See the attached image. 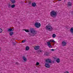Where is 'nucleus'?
I'll return each mask as SVG.
<instances>
[{
	"label": "nucleus",
	"instance_id": "30",
	"mask_svg": "<svg viewBox=\"0 0 73 73\" xmlns=\"http://www.w3.org/2000/svg\"><path fill=\"white\" fill-rule=\"evenodd\" d=\"M8 7H11V5L9 4L8 5Z\"/></svg>",
	"mask_w": 73,
	"mask_h": 73
},
{
	"label": "nucleus",
	"instance_id": "5",
	"mask_svg": "<svg viewBox=\"0 0 73 73\" xmlns=\"http://www.w3.org/2000/svg\"><path fill=\"white\" fill-rule=\"evenodd\" d=\"M35 26L37 28H39L41 27V24L38 22H36L35 23Z\"/></svg>",
	"mask_w": 73,
	"mask_h": 73
},
{
	"label": "nucleus",
	"instance_id": "22",
	"mask_svg": "<svg viewBox=\"0 0 73 73\" xmlns=\"http://www.w3.org/2000/svg\"><path fill=\"white\" fill-rule=\"evenodd\" d=\"M44 55L45 56H48V55H49V54L48 52H46L44 54Z\"/></svg>",
	"mask_w": 73,
	"mask_h": 73
},
{
	"label": "nucleus",
	"instance_id": "26",
	"mask_svg": "<svg viewBox=\"0 0 73 73\" xmlns=\"http://www.w3.org/2000/svg\"><path fill=\"white\" fill-rule=\"evenodd\" d=\"M51 51H54V50H56L54 49H51L50 50Z\"/></svg>",
	"mask_w": 73,
	"mask_h": 73
},
{
	"label": "nucleus",
	"instance_id": "1",
	"mask_svg": "<svg viewBox=\"0 0 73 73\" xmlns=\"http://www.w3.org/2000/svg\"><path fill=\"white\" fill-rule=\"evenodd\" d=\"M45 62L46 63H45V67H46V68H49V67L50 66V65H49V63H51V62H52L51 59H47L46 60Z\"/></svg>",
	"mask_w": 73,
	"mask_h": 73
},
{
	"label": "nucleus",
	"instance_id": "4",
	"mask_svg": "<svg viewBox=\"0 0 73 73\" xmlns=\"http://www.w3.org/2000/svg\"><path fill=\"white\" fill-rule=\"evenodd\" d=\"M45 28L46 30L49 31H51L53 29V28L49 24L46 26Z\"/></svg>",
	"mask_w": 73,
	"mask_h": 73
},
{
	"label": "nucleus",
	"instance_id": "15",
	"mask_svg": "<svg viewBox=\"0 0 73 73\" xmlns=\"http://www.w3.org/2000/svg\"><path fill=\"white\" fill-rule=\"evenodd\" d=\"M52 37L53 38H55L56 37V35L55 34H53L52 35Z\"/></svg>",
	"mask_w": 73,
	"mask_h": 73
},
{
	"label": "nucleus",
	"instance_id": "20",
	"mask_svg": "<svg viewBox=\"0 0 73 73\" xmlns=\"http://www.w3.org/2000/svg\"><path fill=\"white\" fill-rule=\"evenodd\" d=\"M15 4H13L11 5V8H15Z\"/></svg>",
	"mask_w": 73,
	"mask_h": 73
},
{
	"label": "nucleus",
	"instance_id": "9",
	"mask_svg": "<svg viewBox=\"0 0 73 73\" xmlns=\"http://www.w3.org/2000/svg\"><path fill=\"white\" fill-rule=\"evenodd\" d=\"M10 1L13 4L16 3V1L15 0H10Z\"/></svg>",
	"mask_w": 73,
	"mask_h": 73
},
{
	"label": "nucleus",
	"instance_id": "3",
	"mask_svg": "<svg viewBox=\"0 0 73 73\" xmlns=\"http://www.w3.org/2000/svg\"><path fill=\"white\" fill-rule=\"evenodd\" d=\"M50 15L51 17L53 18H55L57 15V12L54 11H52L50 12Z\"/></svg>",
	"mask_w": 73,
	"mask_h": 73
},
{
	"label": "nucleus",
	"instance_id": "18",
	"mask_svg": "<svg viewBox=\"0 0 73 73\" xmlns=\"http://www.w3.org/2000/svg\"><path fill=\"white\" fill-rule=\"evenodd\" d=\"M70 32L72 33H73V28H71L70 29Z\"/></svg>",
	"mask_w": 73,
	"mask_h": 73
},
{
	"label": "nucleus",
	"instance_id": "6",
	"mask_svg": "<svg viewBox=\"0 0 73 73\" xmlns=\"http://www.w3.org/2000/svg\"><path fill=\"white\" fill-rule=\"evenodd\" d=\"M66 45V42L65 41H63L62 42V45L63 46H65Z\"/></svg>",
	"mask_w": 73,
	"mask_h": 73
},
{
	"label": "nucleus",
	"instance_id": "21",
	"mask_svg": "<svg viewBox=\"0 0 73 73\" xmlns=\"http://www.w3.org/2000/svg\"><path fill=\"white\" fill-rule=\"evenodd\" d=\"M24 30L25 31V32H27V33L29 32V31L28 29H24Z\"/></svg>",
	"mask_w": 73,
	"mask_h": 73
},
{
	"label": "nucleus",
	"instance_id": "11",
	"mask_svg": "<svg viewBox=\"0 0 73 73\" xmlns=\"http://www.w3.org/2000/svg\"><path fill=\"white\" fill-rule=\"evenodd\" d=\"M67 5L68 7H71L72 6V3L70 2H68Z\"/></svg>",
	"mask_w": 73,
	"mask_h": 73
},
{
	"label": "nucleus",
	"instance_id": "32",
	"mask_svg": "<svg viewBox=\"0 0 73 73\" xmlns=\"http://www.w3.org/2000/svg\"><path fill=\"white\" fill-rule=\"evenodd\" d=\"M39 52H42V50H40L39 51Z\"/></svg>",
	"mask_w": 73,
	"mask_h": 73
},
{
	"label": "nucleus",
	"instance_id": "23",
	"mask_svg": "<svg viewBox=\"0 0 73 73\" xmlns=\"http://www.w3.org/2000/svg\"><path fill=\"white\" fill-rule=\"evenodd\" d=\"M14 64H16L17 65H20V64L17 62L15 63Z\"/></svg>",
	"mask_w": 73,
	"mask_h": 73
},
{
	"label": "nucleus",
	"instance_id": "28",
	"mask_svg": "<svg viewBox=\"0 0 73 73\" xmlns=\"http://www.w3.org/2000/svg\"><path fill=\"white\" fill-rule=\"evenodd\" d=\"M26 41L25 40H23L22 42H25Z\"/></svg>",
	"mask_w": 73,
	"mask_h": 73
},
{
	"label": "nucleus",
	"instance_id": "7",
	"mask_svg": "<svg viewBox=\"0 0 73 73\" xmlns=\"http://www.w3.org/2000/svg\"><path fill=\"white\" fill-rule=\"evenodd\" d=\"M47 45L49 48H52V46L51 45V44L49 41L47 42Z\"/></svg>",
	"mask_w": 73,
	"mask_h": 73
},
{
	"label": "nucleus",
	"instance_id": "13",
	"mask_svg": "<svg viewBox=\"0 0 73 73\" xmlns=\"http://www.w3.org/2000/svg\"><path fill=\"white\" fill-rule=\"evenodd\" d=\"M56 62L57 63H59L60 62V60L59 58L57 59L56 60Z\"/></svg>",
	"mask_w": 73,
	"mask_h": 73
},
{
	"label": "nucleus",
	"instance_id": "33",
	"mask_svg": "<svg viewBox=\"0 0 73 73\" xmlns=\"http://www.w3.org/2000/svg\"><path fill=\"white\" fill-rule=\"evenodd\" d=\"M29 4H31V1L29 2Z\"/></svg>",
	"mask_w": 73,
	"mask_h": 73
},
{
	"label": "nucleus",
	"instance_id": "31",
	"mask_svg": "<svg viewBox=\"0 0 73 73\" xmlns=\"http://www.w3.org/2000/svg\"><path fill=\"white\" fill-rule=\"evenodd\" d=\"M13 45H16V43H13Z\"/></svg>",
	"mask_w": 73,
	"mask_h": 73
},
{
	"label": "nucleus",
	"instance_id": "2",
	"mask_svg": "<svg viewBox=\"0 0 73 73\" xmlns=\"http://www.w3.org/2000/svg\"><path fill=\"white\" fill-rule=\"evenodd\" d=\"M30 32L31 33L33 34H31L29 33V35L31 36H34L35 35H36V31L35 30V29L33 28H31L30 29Z\"/></svg>",
	"mask_w": 73,
	"mask_h": 73
},
{
	"label": "nucleus",
	"instance_id": "12",
	"mask_svg": "<svg viewBox=\"0 0 73 73\" xmlns=\"http://www.w3.org/2000/svg\"><path fill=\"white\" fill-rule=\"evenodd\" d=\"M32 6L33 7H35L36 6V4L35 2H33L32 3Z\"/></svg>",
	"mask_w": 73,
	"mask_h": 73
},
{
	"label": "nucleus",
	"instance_id": "29",
	"mask_svg": "<svg viewBox=\"0 0 73 73\" xmlns=\"http://www.w3.org/2000/svg\"><path fill=\"white\" fill-rule=\"evenodd\" d=\"M64 73H69L68 71H66L64 72Z\"/></svg>",
	"mask_w": 73,
	"mask_h": 73
},
{
	"label": "nucleus",
	"instance_id": "19",
	"mask_svg": "<svg viewBox=\"0 0 73 73\" xmlns=\"http://www.w3.org/2000/svg\"><path fill=\"white\" fill-rule=\"evenodd\" d=\"M26 49L27 50H28L29 49V47L28 46H27L26 47Z\"/></svg>",
	"mask_w": 73,
	"mask_h": 73
},
{
	"label": "nucleus",
	"instance_id": "10",
	"mask_svg": "<svg viewBox=\"0 0 73 73\" xmlns=\"http://www.w3.org/2000/svg\"><path fill=\"white\" fill-rule=\"evenodd\" d=\"M14 28H10L8 30V32H11V31H14Z\"/></svg>",
	"mask_w": 73,
	"mask_h": 73
},
{
	"label": "nucleus",
	"instance_id": "8",
	"mask_svg": "<svg viewBox=\"0 0 73 73\" xmlns=\"http://www.w3.org/2000/svg\"><path fill=\"white\" fill-rule=\"evenodd\" d=\"M35 50H38L40 49V46H36L34 47Z\"/></svg>",
	"mask_w": 73,
	"mask_h": 73
},
{
	"label": "nucleus",
	"instance_id": "27",
	"mask_svg": "<svg viewBox=\"0 0 73 73\" xmlns=\"http://www.w3.org/2000/svg\"><path fill=\"white\" fill-rule=\"evenodd\" d=\"M2 32H3V30L1 28H0V33H1Z\"/></svg>",
	"mask_w": 73,
	"mask_h": 73
},
{
	"label": "nucleus",
	"instance_id": "24",
	"mask_svg": "<svg viewBox=\"0 0 73 73\" xmlns=\"http://www.w3.org/2000/svg\"><path fill=\"white\" fill-rule=\"evenodd\" d=\"M39 64H40V63H39L38 62H36V65H37V66L38 65H39Z\"/></svg>",
	"mask_w": 73,
	"mask_h": 73
},
{
	"label": "nucleus",
	"instance_id": "16",
	"mask_svg": "<svg viewBox=\"0 0 73 73\" xmlns=\"http://www.w3.org/2000/svg\"><path fill=\"white\" fill-rule=\"evenodd\" d=\"M9 34L10 36H12L13 35V31H11L9 33Z\"/></svg>",
	"mask_w": 73,
	"mask_h": 73
},
{
	"label": "nucleus",
	"instance_id": "17",
	"mask_svg": "<svg viewBox=\"0 0 73 73\" xmlns=\"http://www.w3.org/2000/svg\"><path fill=\"white\" fill-rule=\"evenodd\" d=\"M49 41L50 42H53V43L55 42V41H54V40H53L52 39L50 40Z\"/></svg>",
	"mask_w": 73,
	"mask_h": 73
},
{
	"label": "nucleus",
	"instance_id": "25",
	"mask_svg": "<svg viewBox=\"0 0 73 73\" xmlns=\"http://www.w3.org/2000/svg\"><path fill=\"white\" fill-rule=\"evenodd\" d=\"M54 59H55V60H56V59H57V56H54Z\"/></svg>",
	"mask_w": 73,
	"mask_h": 73
},
{
	"label": "nucleus",
	"instance_id": "14",
	"mask_svg": "<svg viewBox=\"0 0 73 73\" xmlns=\"http://www.w3.org/2000/svg\"><path fill=\"white\" fill-rule=\"evenodd\" d=\"M23 60L24 61H27V58L24 56H23Z\"/></svg>",
	"mask_w": 73,
	"mask_h": 73
}]
</instances>
